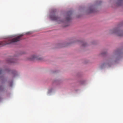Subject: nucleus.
Segmentation results:
<instances>
[{"mask_svg":"<svg viewBox=\"0 0 123 123\" xmlns=\"http://www.w3.org/2000/svg\"><path fill=\"white\" fill-rule=\"evenodd\" d=\"M23 34L20 35L19 36L11 40L6 41L4 45L12 43H13L19 41L22 39L21 37L23 36Z\"/></svg>","mask_w":123,"mask_h":123,"instance_id":"obj_1","label":"nucleus"},{"mask_svg":"<svg viewBox=\"0 0 123 123\" xmlns=\"http://www.w3.org/2000/svg\"><path fill=\"white\" fill-rule=\"evenodd\" d=\"M110 32L111 34H116L118 36H123V31L120 30L118 28H116L111 30Z\"/></svg>","mask_w":123,"mask_h":123,"instance_id":"obj_2","label":"nucleus"},{"mask_svg":"<svg viewBox=\"0 0 123 123\" xmlns=\"http://www.w3.org/2000/svg\"><path fill=\"white\" fill-rule=\"evenodd\" d=\"M50 18L53 20H56L58 23H61L64 22L62 21H59L60 19L59 18L57 17L55 15H52L50 16Z\"/></svg>","mask_w":123,"mask_h":123,"instance_id":"obj_3","label":"nucleus"},{"mask_svg":"<svg viewBox=\"0 0 123 123\" xmlns=\"http://www.w3.org/2000/svg\"><path fill=\"white\" fill-rule=\"evenodd\" d=\"M41 58H38L37 56L35 55H33L31 56L29 60H41Z\"/></svg>","mask_w":123,"mask_h":123,"instance_id":"obj_4","label":"nucleus"},{"mask_svg":"<svg viewBox=\"0 0 123 123\" xmlns=\"http://www.w3.org/2000/svg\"><path fill=\"white\" fill-rule=\"evenodd\" d=\"M16 61V60L13 58H10L8 61V62L10 63L15 62Z\"/></svg>","mask_w":123,"mask_h":123,"instance_id":"obj_5","label":"nucleus"},{"mask_svg":"<svg viewBox=\"0 0 123 123\" xmlns=\"http://www.w3.org/2000/svg\"><path fill=\"white\" fill-rule=\"evenodd\" d=\"M95 10L92 8H90L88 10V11L90 13L93 12H94Z\"/></svg>","mask_w":123,"mask_h":123,"instance_id":"obj_6","label":"nucleus"},{"mask_svg":"<svg viewBox=\"0 0 123 123\" xmlns=\"http://www.w3.org/2000/svg\"><path fill=\"white\" fill-rule=\"evenodd\" d=\"M71 19L70 16H68V17L66 18V22H68Z\"/></svg>","mask_w":123,"mask_h":123,"instance_id":"obj_7","label":"nucleus"},{"mask_svg":"<svg viewBox=\"0 0 123 123\" xmlns=\"http://www.w3.org/2000/svg\"><path fill=\"white\" fill-rule=\"evenodd\" d=\"M86 44L85 43H83V44L82 45V46H86Z\"/></svg>","mask_w":123,"mask_h":123,"instance_id":"obj_8","label":"nucleus"},{"mask_svg":"<svg viewBox=\"0 0 123 123\" xmlns=\"http://www.w3.org/2000/svg\"><path fill=\"white\" fill-rule=\"evenodd\" d=\"M3 43L2 42H0V45L3 44Z\"/></svg>","mask_w":123,"mask_h":123,"instance_id":"obj_9","label":"nucleus"},{"mask_svg":"<svg viewBox=\"0 0 123 123\" xmlns=\"http://www.w3.org/2000/svg\"><path fill=\"white\" fill-rule=\"evenodd\" d=\"M2 70L0 69V74L2 72Z\"/></svg>","mask_w":123,"mask_h":123,"instance_id":"obj_10","label":"nucleus"},{"mask_svg":"<svg viewBox=\"0 0 123 123\" xmlns=\"http://www.w3.org/2000/svg\"><path fill=\"white\" fill-rule=\"evenodd\" d=\"M104 64H102V66H104Z\"/></svg>","mask_w":123,"mask_h":123,"instance_id":"obj_11","label":"nucleus"},{"mask_svg":"<svg viewBox=\"0 0 123 123\" xmlns=\"http://www.w3.org/2000/svg\"><path fill=\"white\" fill-rule=\"evenodd\" d=\"M119 5L120 6L121 5Z\"/></svg>","mask_w":123,"mask_h":123,"instance_id":"obj_12","label":"nucleus"},{"mask_svg":"<svg viewBox=\"0 0 123 123\" xmlns=\"http://www.w3.org/2000/svg\"><path fill=\"white\" fill-rule=\"evenodd\" d=\"M0 90H1L0 88Z\"/></svg>","mask_w":123,"mask_h":123,"instance_id":"obj_13","label":"nucleus"}]
</instances>
